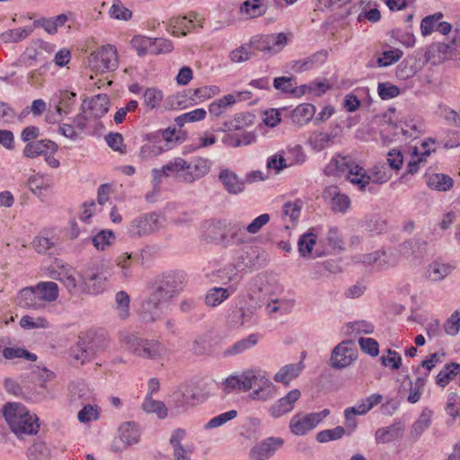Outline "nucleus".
Here are the masks:
<instances>
[{
	"mask_svg": "<svg viewBox=\"0 0 460 460\" xmlns=\"http://www.w3.org/2000/svg\"><path fill=\"white\" fill-rule=\"evenodd\" d=\"M3 415L12 432L18 439L37 434L40 429L39 419L31 414L20 402H7L3 407Z\"/></svg>",
	"mask_w": 460,
	"mask_h": 460,
	"instance_id": "nucleus-1",
	"label": "nucleus"
},
{
	"mask_svg": "<svg viewBox=\"0 0 460 460\" xmlns=\"http://www.w3.org/2000/svg\"><path fill=\"white\" fill-rule=\"evenodd\" d=\"M3 356L6 359L24 358L31 362L37 360L36 354L31 353L23 348L5 347L3 349Z\"/></svg>",
	"mask_w": 460,
	"mask_h": 460,
	"instance_id": "nucleus-52",
	"label": "nucleus"
},
{
	"mask_svg": "<svg viewBox=\"0 0 460 460\" xmlns=\"http://www.w3.org/2000/svg\"><path fill=\"white\" fill-rule=\"evenodd\" d=\"M137 260V255L133 256L128 252L121 253L116 258L115 262L120 269L121 279L128 280L132 276V265Z\"/></svg>",
	"mask_w": 460,
	"mask_h": 460,
	"instance_id": "nucleus-45",
	"label": "nucleus"
},
{
	"mask_svg": "<svg viewBox=\"0 0 460 460\" xmlns=\"http://www.w3.org/2000/svg\"><path fill=\"white\" fill-rule=\"evenodd\" d=\"M244 226L239 223L229 224L226 233L220 234L219 244L226 247L244 242Z\"/></svg>",
	"mask_w": 460,
	"mask_h": 460,
	"instance_id": "nucleus-23",
	"label": "nucleus"
},
{
	"mask_svg": "<svg viewBox=\"0 0 460 460\" xmlns=\"http://www.w3.org/2000/svg\"><path fill=\"white\" fill-rule=\"evenodd\" d=\"M267 4L265 0H246L239 7V13L247 19H254L265 14Z\"/></svg>",
	"mask_w": 460,
	"mask_h": 460,
	"instance_id": "nucleus-29",
	"label": "nucleus"
},
{
	"mask_svg": "<svg viewBox=\"0 0 460 460\" xmlns=\"http://www.w3.org/2000/svg\"><path fill=\"white\" fill-rule=\"evenodd\" d=\"M329 414V409H324L319 412H313L306 415L297 413L290 420V431L296 436H304L310 430L314 429Z\"/></svg>",
	"mask_w": 460,
	"mask_h": 460,
	"instance_id": "nucleus-9",
	"label": "nucleus"
},
{
	"mask_svg": "<svg viewBox=\"0 0 460 460\" xmlns=\"http://www.w3.org/2000/svg\"><path fill=\"white\" fill-rule=\"evenodd\" d=\"M234 291V288L230 287L228 288H214L208 291L205 296V303L208 306H217L228 298L231 293Z\"/></svg>",
	"mask_w": 460,
	"mask_h": 460,
	"instance_id": "nucleus-40",
	"label": "nucleus"
},
{
	"mask_svg": "<svg viewBox=\"0 0 460 460\" xmlns=\"http://www.w3.org/2000/svg\"><path fill=\"white\" fill-rule=\"evenodd\" d=\"M115 239L114 233L111 230H102L96 235L85 241H91L98 250H105L111 244V240Z\"/></svg>",
	"mask_w": 460,
	"mask_h": 460,
	"instance_id": "nucleus-55",
	"label": "nucleus"
},
{
	"mask_svg": "<svg viewBox=\"0 0 460 460\" xmlns=\"http://www.w3.org/2000/svg\"><path fill=\"white\" fill-rule=\"evenodd\" d=\"M283 445V438L270 437L251 448L250 460H268Z\"/></svg>",
	"mask_w": 460,
	"mask_h": 460,
	"instance_id": "nucleus-13",
	"label": "nucleus"
},
{
	"mask_svg": "<svg viewBox=\"0 0 460 460\" xmlns=\"http://www.w3.org/2000/svg\"><path fill=\"white\" fill-rule=\"evenodd\" d=\"M163 227L161 216L156 212H147L134 217L128 226V233L133 238H140L155 234Z\"/></svg>",
	"mask_w": 460,
	"mask_h": 460,
	"instance_id": "nucleus-7",
	"label": "nucleus"
},
{
	"mask_svg": "<svg viewBox=\"0 0 460 460\" xmlns=\"http://www.w3.org/2000/svg\"><path fill=\"white\" fill-rule=\"evenodd\" d=\"M191 351L197 356L208 354L211 351L208 338L206 335L197 337L192 342Z\"/></svg>",
	"mask_w": 460,
	"mask_h": 460,
	"instance_id": "nucleus-62",
	"label": "nucleus"
},
{
	"mask_svg": "<svg viewBox=\"0 0 460 460\" xmlns=\"http://www.w3.org/2000/svg\"><path fill=\"white\" fill-rule=\"evenodd\" d=\"M107 278L96 264L86 265L81 272V286L88 294H98L104 289Z\"/></svg>",
	"mask_w": 460,
	"mask_h": 460,
	"instance_id": "nucleus-11",
	"label": "nucleus"
},
{
	"mask_svg": "<svg viewBox=\"0 0 460 460\" xmlns=\"http://www.w3.org/2000/svg\"><path fill=\"white\" fill-rule=\"evenodd\" d=\"M358 358V350L351 340H345L335 346L330 358V366L342 369L350 366Z\"/></svg>",
	"mask_w": 460,
	"mask_h": 460,
	"instance_id": "nucleus-10",
	"label": "nucleus"
},
{
	"mask_svg": "<svg viewBox=\"0 0 460 460\" xmlns=\"http://www.w3.org/2000/svg\"><path fill=\"white\" fill-rule=\"evenodd\" d=\"M244 272L266 264L267 255L257 246H245L234 260Z\"/></svg>",
	"mask_w": 460,
	"mask_h": 460,
	"instance_id": "nucleus-12",
	"label": "nucleus"
},
{
	"mask_svg": "<svg viewBox=\"0 0 460 460\" xmlns=\"http://www.w3.org/2000/svg\"><path fill=\"white\" fill-rule=\"evenodd\" d=\"M328 58V51L321 49L313 55L299 60L289 62L288 67L295 73H302L322 66Z\"/></svg>",
	"mask_w": 460,
	"mask_h": 460,
	"instance_id": "nucleus-15",
	"label": "nucleus"
},
{
	"mask_svg": "<svg viewBox=\"0 0 460 460\" xmlns=\"http://www.w3.org/2000/svg\"><path fill=\"white\" fill-rule=\"evenodd\" d=\"M346 434L344 427L337 426L334 429H324L316 434L315 439L319 443H327L329 441L338 440Z\"/></svg>",
	"mask_w": 460,
	"mask_h": 460,
	"instance_id": "nucleus-54",
	"label": "nucleus"
},
{
	"mask_svg": "<svg viewBox=\"0 0 460 460\" xmlns=\"http://www.w3.org/2000/svg\"><path fill=\"white\" fill-rule=\"evenodd\" d=\"M333 136L326 132H314L309 137V144L315 151L325 149L332 141Z\"/></svg>",
	"mask_w": 460,
	"mask_h": 460,
	"instance_id": "nucleus-53",
	"label": "nucleus"
},
{
	"mask_svg": "<svg viewBox=\"0 0 460 460\" xmlns=\"http://www.w3.org/2000/svg\"><path fill=\"white\" fill-rule=\"evenodd\" d=\"M455 266L449 263H442L439 261H433L428 269V276L433 281H440L448 276Z\"/></svg>",
	"mask_w": 460,
	"mask_h": 460,
	"instance_id": "nucleus-41",
	"label": "nucleus"
},
{
	"mask_svg": "<svg viewBox=\"0 0 460 460\" xmlns=\"http://www.w3.org/2000/svg\"><path fill=\"white\" fill-rule=\"evenodd\" d=\"M190 169L185 174V182L190 183L205 176L210 169L211 162L207 158H195L189 163Z\"/></svg>",
	"mask_w": 460,
	"mask_h": 460,
	"instance_id": "nucleus-22",
	"label": "nucleus"
},
{
	"mask_svg": "<svg viewBox=\"0 0 460 460\" xmlns=\"http://www.w3.org/2000/svg\"><path fill=\"white\" fill-rule=\"evenodd\" d=\"M366 231L373 234H380L386 231L387 224L385 219L379 216H372L365 221Z\"/></svg>",
	"mask_w": 460,
	"mask_h": 460,
	"instance_id": "nucleus-59",
	"label": "nucleus"
},
{
	"mask_svg": "<svg viewBox=\"0 0 460 460\" xmlns=\"http://www.w3.org/2000/svg\"><path fill=\"white\" fill-rule=\"evenodd\" d=\"M165 301L160 299L153 292L142 302L140 316L143 322L150 323L160 318V305Z\"/></svg>",
	"mask_w": 460,
	"mask_h": 460,
	"instance_id": "nucleus-16",
	"label": "nucleus"
},
{
	"mask_svg": "<svg viewBox=\"0 0 460 460\" xmlns=\"http://www.w3.org/2000/svg\"><path fill=\"white\" fill-rule=\"evenodd\" d=\"M248 372L252 386L254 385L256 388H264L268 386L270 388L271 385H274L265 371L260 369H248Z\"/></svg>",
	"mask_w": 460,
	"mask_h": 460,
	"instance_id": "nucleus-56",
	"label": "nucleus"
},
{
	"mask_svg": "<svg viewBox=\"0 0 460 460\" xmlns=\"http://www.w3.org/2000/svg\"><path fill=\"white\" fill-rule=\"evenodd\" d=\"M244 272L234 261L233 263H229L224 266L218 270V277L224 283L233 282L237 284L242 279V273Z\"/></svg>",
	"mask_w": 460,
	"mask_h": 460,
	"instance_id": "nucleus-38",
	"label": "nucleus"
},
{
	"mask_svg": "<svg viewBox=\"0 0 460 460\" xmlns=\"http://www.w3.org/2000/svg\"><path fill=\"white\" fill-rule=\"evenodd\" d=\"M119 66L117 49L112 45H103L88 57V66L96 74L114 71Z\"/></svg>",
	"mask_w": 460,
	"mask_h": 460,
	"instance_id": "nucleus-6",
	"label": "nucleus"
},
{
	"mask_svg": "<svg viewBox=\"0 0 460 460\" xmlns=\"http://www.w3.org/2000/svg\"><path fill=\"white\" fill-rule=\"evenodd\" d=\"M32 245L38 253L53 255L57 252L56 242L52 238L36 236Z\"/></svg>",
	"mask_w": 460,
	"mask_h": 460,
	"instance_id": "nucleus-50",
	"label": "nucleus"
},
{
	"mask_svg": "<svg viewBox=\"0 0 460 460\" xmlns=\"http://www.w3.org/2000/svg\"><path fill=\"white\" fill-rule=\"evenodd\" d=\"M443 329L447 335L456 336L460 330V313L455 311L445 322Z\"/></svg>",
	"mask_w": 460,
	"mask_h": 460,
	"instance_id": "nucleus-64",
	"label": "nucleus"
},
{
	"mask_svg": "<svg viewBox=\"0 0 460 460\" xmlns=\"http://www.w3.org/2000/svg\"><path fill=\"white\" fill-rule=\"evenodd\" d=\"M109 15L115 20L128 22L132 18V12L122 4L121 0H112Z\"/></svg>",
	"mask_w": 460,
	"mask_h": 460,
	"instance_id": "nucleus-51",
	"label": "nucleus"
},
{
	"mask_svg": "<svg viewBox=\"0 0 460 460\" xmlns=\"http://www.w3.org/2000/svg\"><path fill=\"white\" fill-rule=\"evenodd\" d=\"M218 180L229 194L237 195L244 190L245 181L230 169H222Z\"/></svg>",
	"mask_w": 460,
	"mask_h": 460,
	"instance_id": "nucleus-17",
	"label": "nucleus"
},
{
	"mask_svg": "<svg viewBox=\"0 0 460 460\" xmlns=\"http://www.w3.org/2000/svg\"><path fill=\"white\" fill-rule=\"evenodd\" d=\"M35 288L41 301L45 304L55 301L58 297V287L55 282H40Z\"/></svg>",
	"mask_w": 460,
	"mask_h": 460,
	"instance_id": "nucleus-43",
	"label": "nucleus"
},
{
	"mask_svg": "<svg viewBox=\"0 0 460 460\" xmlns=\"http://www.w3.org/2000/svg\"><path fill=\"white\" fill-rule=\"evenodd\" d=\"M18 304L22 308L40 310L46 306L36 292V288H25L20 291Z\"/></svg>",
	"mask_w": 460,
	"mask_h": 460,
	"instance_id": "nucleus-21",
	"label": "nucleus"
},
{
	"mask_svg": "<svg viewBox=\"0 0 460 460\" xmlns=\"http://www.w3.org/2000/svg\"><path fill=\"white\" fill-rule=\"evenodd\" d=\"M300 396L301 392L298 389L291 390L287 395L270 406L268 409L270 415L274 419H278L288 414L294 409L295 403Z\"/></svg>",
	"mask_w": 460,
	"mask_h": 460,
	"instance_id": "nucleus-14",
	"label": "nucleus"
},
{
	"mask_svg": "<svg viewBox=\"0 0 460 460\" xmlns=\"http://www.w3.org/2000/svg\"><path fill=\"white\" fill-rule=\"evenodd\" d=\"M404 427L398 421L387 426L385 428H379L376 431L375 438L377 444H385L395 440L402 437Z\"/></svg>",
	"mask_w": 460,
	"mask_h": 460,
	"instance_id": "nucleus-27",
	"label": "nucleus"
},
{
	"mask_svg": "<svg viewBox=\"0 0 460 460\" xmlns=\"http://www.w3.org/2000/svg\"><path fill=\"white\" fill-rule=\"evenodd\" d=\"M142 409L147 413H155L161 420L167 416V408L165 404L161 401L153 400L149 395H146L144 402L142 403Z\"/></svg>",
	"mask_w": 460,
	"mask_h": 460,
	"instance_id": "nucleus-49",
	"label": "nucleus"
},
{
	"mask_svg": "<svg viewBox=\"0 0 460 460\" xmlns=\"http://www.w3.org/2000/svg\"><path fill=\"white\" fill-rule=\"evenodd\" d=\"M219 93V88L216 85H206L195 90L184 91L185 97H188L191 104H197L209 99Z\"/></svg>",
	"mask_w": 460,
	"mask_h": 460,
	"instance_id": "nucleus-32",
	"label": "nucleus"
},
{
	"mask_svg": "<svg viewBox=\"0 0 460 460\" xmlns=\"http://www.w3.org/2000/svg\"><path fill=\"white\" fill-rule=\"evenodd\" d=\"M94 354L95 350L90 341L82 337H79L78 341L70 349V356L82 365L91 361Z\"/></svg>",
	"mask_w": 460,
	"mask_h": 460,
	"instance_id": "nucleus-20",
	"label": "nucleus"
},
{
	"mask_svg": "<svg viewBox=\"0 0 460 460\" xmlns=\"http://www.w3.org/2000/svg\"><path fill=\"white\" fill-rule=\"evenodd\" d=\"M331 164H333L338 172L345 173L346 178L352 184L358 185L361 190H365L371 181L366 170L348 156L338 155L331 161Z\"/></svg>",
	"mask_w": 460,
	"mask_h": 460,
	"instance_id": "nucleus-5",
	"label": "nucleus"
},
{
	"mask_svg": "<svg viewBox=\"0 0 460 460\" xmlns=\"http://www.w3.org/2000/svg\"><path fill=\"white\" fill-rule=\"evenodd\" d=\"M432 411L424 409L419 419L412 424L411 435L412 438H419L420 435L430 426Z\"/></svg>",
	"mask_w": 460,
	"mask_h": 460,
	"instance_id": "nucleus-46",
	"label": "nucleus"
},
{
	"mask_svg": "<svg viewBox=\"0 0 460 460\" xmlns=\"http://www.w3.org/2000/svg\"><path fill=\"white\" fill-rule=\"evenodd\" d=\"M296 82L293 76H280L273 80L274 88L285 93H296Z\"/></svg>",
	"mask_w": 460,
	"mask_h": 460,
	"instance_id": "nucleus-57",
	"label": "nucleus"
},
{
	"mask_svg": "<svg viewBox=\"0 0 460 460\" xmlns=\"http://www.w3.org/2000/svg\"><path fill=\"white\" fill-rule=\"evenodd\" d=\"M377 93L382 100H390L397 97L401 91L396 85L389 82H384L378 84Z\"/></svg>",
	"mask_w": 460,
	"mask_h": 460,
	"instance_id": "nucleus-61",
	"label": "nucleus"
},
{
	"mask_svg": "<svg viewBox=\"0 0 460 460\" xmlns=\"http://www.w3.org/2000/svg\"><path fill=\"white\" fill-rule=\"evenodd\" d=\"M171 147L172 146L164 147L162 145H155L148 142L147 144H145L141 146L139 151V157L142 160H147L161 155L163 152L170 149Z\"/></svg>",
	"mask_w": 460,
	"mask_h": 460,
	"instance_id": "nucleus-60",
	"label": "nucleus"
},
{
	"mask_svg": "<svg viewBox=\"0 0 460 460\" xmlns=\"http://www.w3.org/2000/svg\"><path fill=\"white\" fill-rule=\"evenodd\" d=\"M76 93L68 90H59L53 94L50 102L55 105L58 115L68 114L75 102Z\"/></svg>",
	"mask_w": 460,
	"mask_h": 460,
	"instance_id": "nucleus-18",
	"label": "nucleus"
},
{
	"mask_svg": "<svg viewBox=\"0 0 460 460\" xmlns=\"http://www.w3.org/2000/svg\"><path fill=\"white\" fill-rule=\"evenodd\" d=\"M460 372V364L451 362L446 364L436 376V384L446 387Z\"/></svg>",
	"mask_w": 460,
	"mask_h": 460,
	"instance_id": "nucleus-35",
	"label": "nucleus"
},
{
	"mask_svg": "<svg viewBox=\"0 0 460 460\" xmlns=\"http://www.w3.org/2000/svg\"><path fill=\"white\" fill-rule=\"evenodd\" d=\"M325 193L332 199V209L336 213H346L350 206V199L348 195L341 193L337 186H330Z\"/></svg>",
	"mask_w": 460,
	"mask_h": 460,
	"instance_id": "nucleus-26",
	"label": "nucleus"
},
{
	"mask_svg": "<svg viewBox=\"0 0 460 460\" xmlns=\"http://www.w3.org/2000/svg\"><path fill=\"white\" fill-rule=\"evenodd\" d=\"M58 150V145L49 139H41L28 143L22 154L25 157L34 158L39 155H46L48 152L54 154Z\"/></svg>",
	"mask_w": 460,
	"mask_h": 460,
	"instance_id": "nucleus-19",
	"label": "nucleus"
},
{
	"mask_svg": "<svg viewBox=\"0 0 460 460\" xmlns=\"http://www.w3.org/2000/svg\"><path fill=\"white\" fill-rule=\"evenodd\" d=\"M256 312V307L251 305L235 307L229 314V321L234 326H242L250 323Z\"/></svg>",
	"mask_w": 460,
	"mask_h": 460,
	"instance_id": "nucleus-31",
	"label": "nucleus"
},
{
	"mask_svg": "<svg viewBox=\"0 0 460 460\" xmlns=\"http://www.w3.org/2000/svg\"><path fill=\"white\" fill-rule=\"evenodd\" d=\"M315 113V107L311 103H303L296 106L291 112V119L298 125H305L310 121Z\"/></svg>",
	"mask_w": 460,
	"mask_h": 460,
	"instance_id": "nucleus-34",
	"label": "nucleus"
},
{
	"mask_svg": "<svg viewBox=\"0 0 460 460\" xmlns=\"http://www.w3.org/2000/svg\"><path fill=\"white\" fill-rule=\"evenodd\" d=\"M284 33L257 34L249 40V48L255 52H262L269 57L279 53L287 45Z\"/></svg>",
	"mask_w": 460,
	"mask_h": 460,
	"instance_id": "nucleus-8",
	"label": "nucleus"
},
{
	"mask_svg": "<svg viewBox=\"0 0 460 460\" xmlns=\"http://www.w3.org/2000/svg\"><path fill=\"white\" fill-rule=\"evenodd\" d=\"M204 401L202 389L197 382L190 381L180 386L169 397L168 403L178 413L185 411L188 407Z\"/></svg>",
	"mask_w": 460,
	"mask_h": 460,
	"instance_id": "nucleus-4",
	"label": "nucleus"
},
{
	"mask_svg": "<svg viewBox=\"0 0 460 460\" xmlns=\"http://www.w3.org/2000/svg\"><path fill=\"white\" fill-rule=\"evenodd\" d=\"M123 342L127 349L135 356L147 358H161L166 349L160 341L156 340H147L136 334H128L123 338Z\"/></svg>",
	"mask_w": 460,
	"mask_h": 460,
	"instance_id": "nucleus-3",
	"label": "nucleus"
},
{
	"mask_svg": "<svg viewBox=\"0 0 460 460\" xmlns=\"http://www.w3.org/2000/svg\"><path fill=\"white\" fill-rule=\"evenodd\" d=\"M110 107V100L106 94H98L88 102V109L91 110L95 119L103 117Z\"/></svg>",
	"mask_w": 460,
	"mask_h": 460,
	"instance_id": "nucleus-39",
	"label": "nucleus"
},
{
	"mask_svg": "<svg viewBox=\"0 0 460 460\" xmlns=\"http://www.w3.org/2000/svg\"><path fill=\"white\" fill-rule=\"evenodd\" d=\"M32 31L33 29L28 26L23 28L11 29L1 33L0 39L4 43L19 42L26 39Z\"/></svg>",
	"mask_w": 460,
	"mask_h": 460,
	"instance_id": "nucleus-48",
	"label": "nucleus"
},
{
	"mask_svg": "<svg viewBox=\"0 0 460 460\" xmlns=\"http://www.w3.org/2000/svg\"><path fill=\"white\" fill-rule=\"evenodd\" d=\"M184 286L185 275L181 271H167L155 278L151 292L168 302L178 296Z\"/></svg>",
	"mask_w": 460,
	"mask_h": 460,
	"instance_id": "nucleus-2",
	"label": "nucleus"
},
{
	"mask_svg": "<svg viewBox=\"0 0 460 460\" xmlns=\"http://www.w3.org/2000/svg\"><path fill=\"white\" fill-rule=\"evenodd\" d=\"M427 185L438 191H447L454 185V180L444 173H434L429 177Z\"/></svg>",
	"mask_w": 460,
	"mask_h": 460,
	"instance_id": "nucleus-42",
	"label": "nucleus"
},
{
	"mask_svg": "<svg viewBox=\"0 0 460 460\" xmlns=\"http://www.w3.org/2000/svg\"><path fill=\"white\" fill-rule=\"evenodd\" d=\"M258 334L252 333L248 337L236 341L231 347L226 349L224 355L228 357L241 354L255 346L258 343Z\"/></svg>",
	"mask_w": 460,
	"mask_h": 460,
	"instance_id": "nucleus-37",
	"label": "nucleus"
},
{
	"mask_svg": "<svg viewBox=\"0 0 460 460\" xmlns=\"http://www.w3.org/2000/svg\"><path fill=\"white\" fill-rule=\"evenodd\" d=\"M316 241L317 236L313 232V230H309L308 232L300 235L297 243L300 255L304 258L309 257L312 254L314 246L316 244Z\"/></svg>",
	"mask_w": 460,
	"mask_h": 460,
	"instance_id": "nucleus-44",
	"label": "nucleus"
},
{
	"mask_svg": "<svg viewBox=\"0 0 460 460\" xmlns=\"http://www.w3.org/2000/svg\"><path fill=\"white\" fill-rule=\"evenodd\" d=\"M144 102L150 109L158 107L163 99V93L156 88H147L144 94Z\"/></svg>",
	"mask_w": 460,
	"mask_h": 460,
	"instance_id": "nucleus-63",
	"label": "nucleus"
},
{
	"mask_svg": "<svg viewBox=\"0 0 460 460\" xmlns=\"http://www.w3.org/2000/svg\"><path fill=\"white\" fill-rule=\"evenodd\" d=\"M164 169L168 176L170 174H174L176 179L180 181L185 182V174L187 173V170L190 169V164L183 158L176 157L173 161H170L164 164Z\"/></svg>",
	"mask_w": 460,
	"mask_h": 460,
	"instance_id": "nucleus-33",
	"label": "nucleus"
},
{
	"mask_svg": "<svg viewBox=\"0 0 460 460\" xmlns=\"http://www.w3.org/2000/svg\"><path fill=\"white\" fill-rule=\"evenodd\" d=\"M256 116L251 112L237 113L232 119L226 120L223 123L220 131H234L241 130L245 127H250L254 124Z\"/></svg>",
	"mask_w": 460,
	"mask_h": 460,
	"instance_id": "nucleus-24",
	"label": "nucleus"
},
{
	"mask_svg": "<svg viewBox=\"0 0 460 460\" xmlns=\"http://www.w3.org/2000/svg\"><path fill=\"white\" fill-rule=\"evenodd\" d=\"M196 13H190L189 17L181 16L172 18L167 24V31H171L173 35H186L190 31L191 27H194L195 21L197 19Z\"/></svg>",
	"mask_w": 460,
	"mask_h": 460,
	"instance_id": "nucleus-28",
	"label": "nucleus"
},
{
	"mask_svg": "<svg viewBox=\"0 0 460 460\" xmlns=\"http://www.w3.org/2000/svg\"><path fill=\"white\" fill-rule=\"evenodd\" d=\"M236 102L237 98L234 94H227L220 99H217L208 106L209 115L214 118H218Z\"/></svg>",
	"mask_w": 460,
	"mask_h": 460,
	"instance_id": "nucleus-36",
	"label": "nucleus"
},
{
	"mask_svg": "<svg viewBox=\"0 0 460 460\" xmlns=\"http://www.w3.org/2000/svg\"><path fill=\"white\" fill-rule=\"evenodd\" d=\"M173 49L172 42L163 38H151L149 53L159 55L169 53Z\"/></svg>",
	"mask_w": 460,
	"mask_h": 460,
	"instance_id": "nucleus-58",
	"label": "nucleus"
},
{
	"mask_svg": "<svg viewBox=\"0 0 460 460\" xmlns=\"http://www.w3.org/2000/svg\"><path fill=\"white\" fill-rule=\"evenodd\" d=\"M120 441L124 444V448L137 444L139 441L140 431L138 424L134 421H128L119 427Z\"/></svg>",
	"mask_w": 460,
	"mask_h": 460,
	"instance_id": "nucleus-30",
	"label": "nucleus"
},
{
	"mask_svg": "<svg viewBox=\"0 0 460 460\" xmlns=\"http://www.w3.org/2000/svg\"><path fill=\"white\" fill-rule=\"evenodd\" d=\"M26 456L29 460H50L51 450L44 442L39 441L27 449Z\"/></svg>",
	"mask_w": 460,
	"mask_h": 460,
	"instance_id": "nucleus-47",
	"label": "nucleus"
},
{
	"mask_svg": "<svg viewBox=\"0 0 460 460\" xmlns=\"http://www.w3.org/2000/svg\"><path fill=\"white\" fill-rule=\"evenodd\" d=\"M186 437V430L183 429H176L172 431L170 438V444L173 448V456L175 460H190L191 450L183 447L181 441Z\"/></svg>",
	"mask_w": 460,
	"mask_h": 460,
	"instance_id": "nucleus-25",
	"label": "nucleus"
}]
</instances>
